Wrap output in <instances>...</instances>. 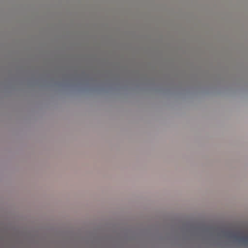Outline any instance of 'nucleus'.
Masks as SVG:
<instances>
[{"label": "nucleus", "instance_id": "nucleus-1", "mask_svg": "<svg viewBox=\"0 0 248 248\" xmlns=\"http://www.w3.org/2000/svg\"><path fill=\"white\" fill-rule=\"evenodd\" d=\"M240 240L244 242H248V237H241Z\"/></svg>", "mask_w": 248, "mask_h": 248}]
</instances>
